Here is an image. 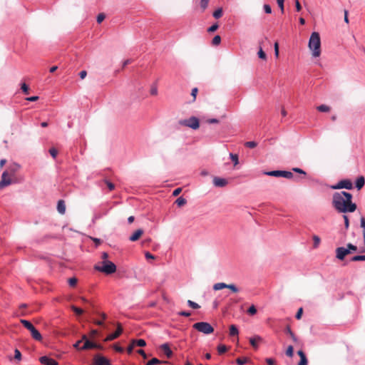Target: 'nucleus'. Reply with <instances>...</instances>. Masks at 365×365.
Returning a JSON list of instances; mask_svg holds the SVG:
<instances>
[{"label": "nucleus", "mask_w": 365, "mask_h": 365, "mask_svg": "<svg viewBox=\"0 0 365 365\" xmlns=\"http://www.w3.org/2000/svg\"><path fill=\"white\" fill-rule=\"evenodd\" d=\"M352 195L345 191L334 192L332 205L339 212H353L356 210V205L353 203Z\"/></svg>", "instance_id": "nucleus-1"}, {"label": "nucleus", "mask_w": 365, "mask_h": 365, "mask_svg": "<svg viewBox=\"0 0 365 365\" xmlns=\"http://www.w3.org/2000/svg\"><path fill=\"white\" fill-rule=\"evenodd\" d=\"M308 46L314 57L317 58L321 55V39L318 32H313L311 34Z\"/></svg>", "instance_id": "nucleus-2"}, {"label": "nucleus", "mask_w": 365, "mask_h": 365, "mask_svg": "<svg viewBox=\"0 0 365 365\" xmlns=\"http://www.w3.org/2000/svg\"><path fill=\"white\" fill-rule=\"evenodd\" d=\"M102 265H96L95 269L103 272L106 274H110L116 271L115 264L108 260H105L101 262Z\"/></svg>", "instance_id": "nucleus-3"}, {"label": "nucleus", "mask_w": 365, "mask_h": 365, "mask_svg": "<svg viewBox=\"0 0 365 365\" xmlns=\"http://www.w3.org/2000/svg\"><path fill=\"white\" fill-rule=\"evenodd\" d=\"M20 322L25 328L30 331L33 339L38 341H41L42 340L41 334L29 321L21 319Z\"/></svg>", "instance_id": "nucleus-4"}, {"label": "nucleus", "mask_w": 365, "mask_h": 365, "mask_svg": "<svg viewBox=\"0 0 365 365\" xmlns=\"http://www.w3.org/2000/svg\"><path fill=\"white\" fill-rule=\"evenodd\" d=\"M193 328L205 334H210L214 331L213 327L207 322H197L193 324Z\"/></svg>", "instance_id": "nucleus-5"}, {"label": "nucleus", "mask_w": 365, "mask_h": 365, "mask_svg": "<svg viewBox=\"0 0 365 365\" xmlns=\"http://www.w3.org/2000/svg\"><path fill=\"white\" fill-rule=\"evenodd\" d=\"M179 124L188 128H191L194 130H196L200 127L199 120L194 116L188 119L180 120L179 121Z\"/></svg>", "instance_id": "nucleus-6"}, {"label": "nucleus", "mask_w": 365, "mask_h": 365, "mask_svg": "<svg viewBox=\"0 0 365 365\" xmlns=\"http://www.w3.org/2000/svg\"><path fill=\"white\" fill-rule=\"evenodd\" d=\"M229 289L233 293H237L240 292V289L234 284H226L224 282H218L213 285V289L215 291L220 290L222 289Z\"/></svg>", "instance_id": "nucleus-7"}, {"label": "nucleus", "mask_w": 365, "mask_h": 365, "mask_svg": "<svg viewBox=\"0 0 365 365\" xmlns=\"http://www.w3.org/2000/svg\"><path fill=\"white\" fill-rule=\"evenodd\" d=\"M332 189H347L351 190L353 188V184L350 180L346 179L339 181L336 185L331 186Z\"/></svg>", "instance_id": "nucleus-8"}, {"label": "nucleus", "mask_w": 365, "mask_h": 365, "mask_svg": "<svg viewBox=\"0 0 365 365\" xmlns=\"http://www.w3.org/2000/svg\"><path fill=\"white\" fill-rule=\"evenodd\" d=\"M8 175L7 172H3L1 175V180H0V190L11 185L12 183L11 178Z\"/></svg>", "instance_id": "nucleus-9"}, {"label": "nucleus", "mask_w": 365, "mask_h": 365, "mask_svg": "<svg viewBox=\"0 0 365 365\" xmlns=\"http://www.w3.org/2000/svg\"><path fill=\"white\" fill-rule=\"evenodd\" d=\"M95 365H111L110 361L101 354H96L93 358Z\"/></svg>", "instance_id": "nucleus-10"}, {"label": "nucleus", "mask_w": 365, "mask_h": 365, "mask_svg": "<svg viewBox=\"0 0 365 365\" xmlns=\"http://www.w3.org/2000/svg\"><path fill=\"white\" fill-rule=\"evenodd\" d=\"M351 253L349 250H346L344 247H337L336 249V257L339 260L344 259L345 257Z\"/></svg>", "instance_id": "nucleus-11"}, {"label": "nucleus", "mask_w": 365, "mask_h": 365, "mask_svg": "<svg viewBox=\"0 0 365 365\" xmlns=\"http://www.w3.org/2000/svg\"><path fill=\"white\" fill-rule=\"evenodd\" d=\"M122 331H123V328L121 327V324L118 323L117 324L116 331L115 332H113V334H109L105 339V341H113V340L117 339L121 334Z\"/></svg>", "instance_id": "nucleus-12"}, {"label": "nucleus", "mask_w": 365, "mask_h": 365, "mask_svg": "<svg viewBox=\"0 0 365 365\" xmlns=\"http://www.w3.org/2000/svg\"><path fill=\"white\" fill-rule=\"evenodd\" d=\"M21 166L18 163H11L7 169L4 170V172H7L8 175L10 176H14L15 174L20 170Z\"/></svg>", "instance_id": "nucleus-13"}, {"label": "nucleus", "mask_w": 365, "mask_h": 365, "mask_svg": "<svg viewBox=\"0 0 365 365\" xmlns=\"http://www.w3.org/2000/svg\"><path fill=\"white\" fill-rule=\"evenodd\" d=\"M82 340L84 341V344L82 347H81V350H86L89 349H94V347L97 346V344L91 342L87 339L86 335L82 336Z\"/></svg>", "instance_id": "nucleus-14"}, {"label": "nucleus", "mask_w": 365, "mask_h": 365, "mask_svg": "<svg viewBox=\"0 0 365 365\" xmlns=\"http://www.w3.org/2000/svg\"><path fill=\"white\" fill-rule=\"evenodd\" d=\"M213 184L215 187H223L228 184V182L225 178L215 177L213 178Z\"/></svg>", "instance_id": "nucleus-15"}, {"label": "nucleus", "mask_w": 365, "mask_h": 365, "mask_svg": "<svg viewBox=\"0 0 365 365\" xmlns=\"http://www.w3.org/2000/svg\"><path fill=\"white\" fill-rule=\"evenodd\" d=\"M39 361L41 364H46V365H58V364L56 360L51 359L46 356H41L39 359Z\"/></svg>", "instance_id": "nucleus-16"}, {"label": "nucleus", "mask_w": 365, "mask_h": 365, "mask_svg": "<svg viewBox=\"0 0 365 365\" xmlns=\"http://www.w3.org/2000/svg\"><path fill=\"white\" fill-rule=\"evenodd\" d=\"M262 338L259 335H256L254 337L250 339V343L255 349L258 348L259 343L262 342Z\"/></svg>", "instance_id": "nucleus-17"}, {"label": "nucleus", "mask_w": 365, "mask_h": 365, "mask_svg": "<svg viewBox=\"0 0 365 365\" xmlns=\"http://www.w3.org/2000/svg\"><path fill=\"white\" fill-rule=\"evenodd\" d=\"M160 349L163 351L164 354L168 359L171 358L173 356V351L170 349L168 344H163L160 346Z\"/></svg>", "instance_id": "nucleus-18"}, {"label": "nucleus", "mask_w": 365, "mask_h": 365, "mask_svg": "<svg viewBox=\"0 0 365 365\" xmlns=\"http://www.w3.org/2000/svg\"><path fill=\"white\" fill-rule=\"evenodd\" d=\"M143 234V230L142 229H138L135 230L132 235L130 236L129 240L132 242H135L140 239Z\"/></svg>", "instance_id": "nucleus-19"}, {"label": "nucleus", "mask_w": 365, "mask_h": 365, "mask_svg": "<svg viewBox=\"0 0 365 365\" xmlns=\"http://www.w3.org/2000/svg\"><path fill=\"white\" fill-rule=\"evenodd\" d=\"M297 354L300 357V361L298 363V365H307L308 361L304 352L302 350H299L297 351Z\"/></svg>", "instance_id": "nucleus-20"}, {"label": "nucleus", "mask_w": 365, "mask_h": 365, "mask_svg": "<svg viewBox=\"0 0 365 365\" xmlns=\"http://www.w3.org/2000/svg\"><path fill=\"white\" fill-rule=\"evenodd\" d=\"M285 332H286V334H287L291 337V339H292V341L294 343L297 344V343L299 342V340H298L297 337L294 334V332L292 331V329H291V328H290V327L289 325H287V327L285 328Z\"/></svg>", "instance_id": "nucleus-21"}, {"label": "nucleus", "mask_w": 365, "mask_h": 365, "mask_svg": "<svg viewBox=\"0 0 365 365\" xmlns=\"http://www.w3.org/2000/svg\"><path fill=\"white\" fill-rule=\"evenodd\" d=\"M57 210H58V212L60 214H61V215H63L65 213V212H66V205H65V202H64L63 200H60L58 202Z\"/></svg>", "instance_id": "nucleus-22"}, {"label": "nucleus", "mask_w": 365, "mask_h": 365, "mask_svg": "<svg viewBox=\"0 0 365 365\" xmlns=\"http://www.w3.org/2000/svg\"><path fill=\"white\" fill-rule=\"evenodd\" d=\"M365 183V179L363 176H360L357 178L356 181V187L358 190H361Z\"/></svg>", "instance_id": "nucleus-23"}, {"label": "nucleus", "mask_w": 365, "mask_h": 365, "mask_svg": "<svg viewBox=\"0 0 365 365\" xmlns=\"http://www.w3.org/2000/svg\"><path fill=\"white\" fill-rule=\"evenodd\" d=\"M146 345V342L144 339H133V346H145Z\"/></svg>", "instance_id": "nucleus-24"}, {"label": "nucleus", "mask_w": 365, "mask_h": 365, "mask_svg": "<svg viewBox=\"0 0 365 365\" xmlns=\"http://www.w3.org/2000/svg\"><path fill=\"white\" fill-rule=\"evenodd\" d=\"M239 331L237 327L234 324L230 327V336H238Z\"/></svg>", "instance_id": "nucleus-25"}, {"label": "nucleus", "mask_w": 365, "mask_h": 365, "mask_svg": "<svg viewBox=\"0 0 365 365\" xmlns=\"http://www.w3.org/2000/svg\"><path fill=\"white\" fill-rule=\"evenodd\" d=\"M281 171L282 170L269 171V172H265L264 174L267 175H269V176L281 177Z\"/></svg>", "instance_id": "nucleus-26"}, {"label": "nucleus", "mask_w": 365, "mask_h": 365, "mask_svg": "<svg viewBox=\"0 0 365 365\" xmlns=\"http://www.w3.org/2000/svg\"><path fill=\"white\" fill-rule=\"evenodd\" d=\"M167 361H160L157 358H153L148 362V365H155L158 364H165Z\"/></svg>", "instance_id": "nucleus-27"}, {"label": "nucleus", "mask_w": 365, "mask_h": 365, "mask_svg": "<svg viewBox=\"0 0 365 365\" xmlns=\"http://www.w3.org/2000/svg\"><path fill=\"white\" fill-rule=\"evenodd\" d=\"M293 173L290 171H284V170H282L281 171V177H283V178H287V179H291L293 178Z\"/></svg>", "instance_id": "nucleus-28"}, {"label": "nucleus", "mask_w": 365, "mask_h": 365, "mask_svg": "<svg viewBox=\"0 0 365 365\" xmlns=\"http://www.w3.org/2000/svg\"><path fill=\"white\" fill-rule=\"evenodd\" d=\"M312 239L314 241V245H313L314 248H317L321 242V240H320L319 237L317 235H314L312 237Z\"/></svg>", "instance_id": "nucleus-29"}, {"label": "nucleus", "mask_w": 365, "mask_h": 365, "mask_svg": "<svg viewBox=\"0 0 365 365\" xmlns=\"http://www.w3.org/2000/svg\"><path fill=\"white\" fill-rule=\"evenodd\" d=\"M317 109L320 112H329L330 107L327 105H321L317 107Z\"/></svg>", "instance_id": "nucleus-30"}, {"label": "nucleus", "mask_w": 365, "mask_h": 365, "mask_svg": "<svg viewBox=\"0 0 365 365\" xmlns=\"http://www.w3.org/2000/svg\"><path fill=\"white\" fill-rule=\"evenodd\" d=\"M249 359L247 358V357H244V358H237L236 359V363L238 364V365H244L246 363H247L249 361Z\"/></svg>", "instance_id": "nucleus-31"}, {"label": "nucleus", "mask_w": 365, "mask_h": 365, "mask_svg": "<svg viewBox=\"0 0 365 365\" xmlns=\"http://www.w3.org/2000/svg\"><path fill=\"white\" fill-rule=\"evenodd\" d=\"M186 202H187L185 198H183L182 197H178L175 201V203L179 207H182V206L185 205L186 204Z\"/></svg>", "instance_id": "nucleus-32"}, {"label": "nucleus", "mask_w": 365, "mask_h": 365, "mask_svg": "<svg viewBox=\"0 0 365 365\" xmlns=\"http://www.w3.org/2000/svg\"><path fill=\"white\" fill-rule=\"evenodd\" d=\"M258 57L262 60H267V55L265 52L262 50V47H259V51L257 53Z\"/></svg>", "instance_id": "nucleus-33"}, {"label": "nucleus", "mask_w": 365, "mask_h": 365, "mask_svg": "<svg viewBox=\"0 0 365 365\" xmlns=\"http://www.w3.org/2000/svg\"><path fill=\"white\" fill-rule=\"evenodd\" d=\"M222 16V9L219 8L213 12V16L215 19H219Z\"/></svg>", "instance_id": "nucleus-34"}, {"label": "nucleus", "mask_w": 365, "mask_h": 365, "mask_svg": "<svg viewBox=\"0 0 365 365\" xmlns=\"http://www.w3.org/2000/svg\"><path fill=\"white\" fill-rule=\"evenodd\" d=\"M227 350V348L225 345L224 344H220L217 346V351L220 354H222L224 353H225Z\"/></svg>", "instance_id": "nucleus-35"}, {"label": "nucleus", "mask_w": 365, "mask_h": 365, "mask_svg": "<svg viewBox=\"0 0 365 365\" xmlns=\"http://www.w3.org/2000/svg\"><path fill=\"white\" fill-rule=\"evenodd\" d=\"M221 37L218 35L215 36L212 41V43L213 46H217L220 43Z\"/></svg>", "instance_id": "nucleus-36"}, {"label": "nucleus", "mask_w": 365, "mask_h": 365, "mask_svg": "<svg viewBox=\"0 0 365 365\" xmlns=\"http://www.w3.org/2000/svg\"><path fill=\"white\" fill-rule=\"evenodd\" d=\"M294 354V348L292 346H289L286 351V355L289 357H292Z\"/></svg>", "instance_id": "nucleus-37"}, {"label": "nucleus", "mask_w": 365, "mask_h": 365, "mask_svg": "<svg viewBox=\"0 0 365 365\" xmlns=\"http://www.w3.org/2000/svg\"><path fill=\"white\" fill-rule=\"evenodd\" d=\"M187 304L189 305V307H190L191 308H192L194 309H197L200 307V306L198 304H197L191 300H187Z\"/></svg>", "instance_id": "nucleus-38"}, {"label": "nucleus", "mask_w": 365, "mask_h": 365, "mask_svg": "<svg viewBox=\"0 0 365 365\" xmlns=\"http://www.w3.org/2000/svg\"><path fill=\"white\" fill-rule=\"evenodd\" d=\"M352 262L365 261V255H356L351 258Z\"/></svg>", "instance_id": "nucleus-39"}, {"label": "nucleus", "mask_w": 365, "mask_h": 365, "mask_svg": "<svg viewBox=\"0 0 365 365\" xmlns=\"http://www.w3.org/2000/svg\"><path fill=\"white\" fill-rule=\"evenodd\" d=\"M71 309L77 315H81L83 313V310L82 309L76 306H71Z\"/></svg>", "instance_id": "nucleus-40"}, {"label": "nucleus", "mask_w": 365, "mask_h": 365, "mask_svg": "<svg viewBox=\"0 0 365 365\" xmlns=\"http://www.w3.org/2000/svg\"><path fill=\"white\" fill-rule=\"evenodd\" d=\"M14 359H16L18 361H20L21 360V354L20 351L17 349L14 351Z\"/></svg>", "instance_id": "nucleus-41"}, {"label": "nucleus", "mask_w": 365, "mask_h": 365, "mask_svg": "<svg viewBox=\"0 0 365 365\" xmlns=\"http://www.w3.org/2000/svg\"><path fill=\"white\" fill-rule=\"evenodd\" d=\"M230 156L231 160H232V162L234 163V165H237L239 163V160H238V156H237V155L230 153Z\"/></svg>", "instance_id": "nucleus-42"}, {"label": "nucleus", "mask_w": 365, "mask_h": 365, "mask_svg": "<svg viewBox=\"0 0 365 365\" xmlns=\"http://www.w3.org/2000/svg\"><path fill=\"white\" fill-rule=\"evenodd\" d=\"M68 284L71 287H75L78 282V279L76 277L68 279Z\"/></svg>", "instance_id": "nucleus-43"}, {"label": "nucleus", "mask_w": 365, "mask_h": 365, "mask_svg": "<svg viewBox=\"0 0 365 365\" xmlns=\"http://www.w3.org/2000/svg\"><path fill=\"white\" fill-rule=\"evenodd\" d=\"M257 143L255 141H248L245 143V145L250 148H254L257 146Z\"/></svg>", "instance_id": "nucleus-44"}, {"label": "nucleus", "mask_w": 365, "mask_h": 365, "mask_svg": "<svg viewBox=\"0 0 365 365\" xmlns=\"http://www.w3.org/2000/svg\"><path fill=\"white\" fill-rule=\"evenodd\" d=\"M247 313L250 315H254L257 313V309L254 305H252L250 307V308L247 309Z\"/></svg>", "instance_id": "nucleus-45"}, {"label": "nucleus", "mask_w": 365, "mask_h": 365, "mask_svg": "<svg viewBox=\"0 0 365 365\" xmlns=\"http://www.w3.org/2000/svg\"><path fill=\"white\" fill-rule=\"evenodd\" d=\"M208 2H209L208 0H201L200 7L202 9V11H205L207 9V7L208 6Z\"/></svg>", "instance_id": "nucleus-46"}, {"label": "nucleus", "mask_w": 365, "mask_h": 365, "mask_svg": "<svg viewBox=\"0 0 365 365\" xmlns=\"http://www.w3.org/2000/svg\"><path fill=\"white\" fill-rule=\"evenodd\" d=\"M49 153L53 158H56L58 155V150L54 148H51L49 149Z\"/></svg>", "instance_id": "nucleus-47"}, {"label": "nucleus", "mask_w": 365, "mask_h": 365, "mask_svg": "<svg viewBox=\"0 0 365 365\" xmlns=\"http://www.w3.org/2000/svg\"><path fill=\"white\" fill-rule=\"evenodd\" d=\"M21 89L22 90V91L25 93V94H28L29 93V86L25 83H22L21 86Z\"/></svg>", "instance_id": "nucleus-48"}, {"label": "nucleus", "mask_w": 365, "mask_h": 365, "mask_svg": "<svg viewBox=\"0 0 365 365\" xmlns=\"http://www.w3.org/2000/svg\"><path fill=\"white\" fill-rule=\"evenodd\" d=\"M346 249L349 250V251H351V252L352 251L356 252L357 250V247L351 243H349V244H347V248H346Z\"/></svg>", "instance_id": "nucleus-49"}, {"label": "nucleus", "mask_w": 365, "mask_h": 365, "mask_svg": "<svg viewBox=\"0 0 365 365\" xmlns=\"http://www.w3.org/2000/svg\"><path fill=\"white\" fill-rule=\"evenodd\" d=\"M219 26L217 24H215L212 26H211L210 28H208L207 31L210 33L215 31L218 29Z\"/></svg>", "instance_id": "nucleus-50"}, {"label": "nucleus", "mask_w": 365, "mask_h": 365, "mask_svg": "<svg viewBox=\"0 0 365 365\" xmlns=\"http://www.w3.org/2000/svg\"><path fill=\"white\" fill-rule=\"evenodd\" d=\"M106 18V16L104 14L101 13V14H99L97 16V22L98 24H101Z\"/></svg>", "instance_id": "nucleus-51"}, {"label": "nucleus", "mask_w": 365, "mask_h": 365, "mask_svg": "<svg viewBox=\"0 0 365 365\" xmlns=\"http://www.w3.org/2000/svg\"><path fill=\"white\" fill-rule=\"evenodd\" d=\"M105 183L107 185L108 188L109 189V190L111 191V190H113L115 189V185L111 182H110L108 180H105Z\"/></svg>", "instance_id": "nucleus-52"}, {"label": "nucleus", "mask_w": 365, "mask_h": 365, "mask_svg": "<svg viewBox=\"0 0 365 365\" xmlns=\"http://www.w3.org/2000/svg\"><path fill=\"white\" fill-rule=\"evenodd\" d=\"M197 92H198V89L197 88H194L192 89L191 96L193 98L192 101H195Z\"/></svg>", "instance_id": "nucleus-53"}, {"label": "nucleus", "mask_w": 365, "mask_h": 365, "mask_svg": "<svg viewBox=\"0 0 365 365\" xmlns=\"http://www.w3.org/2000/svg\"><path fill=\"white\" fill-rule=\"evenodd\" d=\"M274 55L277 58L279 57V43L278 42H275L274 45Z\"/></svg>", "instance_id": "nucleus-54"}, {"label": "nucleus", "mask_w": 365, "mask_h": 365, "mask_svg": "<svg viewBox=\"0 0 365 365\" xmlns=\"http://www.w3.org/2000/svg\"><path fill=\"white\" fill-rule=\"evenodd\" d=\"M292 170H293L294 172L297 173H299V174H302V175H306V172H305V171H304V170H303L302 169H301V168H294L292 169Z\"/></svg>", "instance_id": "nucleus-55"}, {"label": "nucleus", "mask_w": 365, "mask_h": 365, "mask_svg": "<svg viewBox=\"0 0 365 365\" xmlns=\"http://www.w3.org/2000/svg\"><path fill=\"white\" fill-rule=\"evenodd\" d=\"M302 313H303V309L302 308H299L296 314V316L295 317L297 319H300L302 318Z\"/></svg>", "instance_id": "nucleus-56"}, {"label": "nucleus", "mask_w": 365, "mask_h": 365, "mask_svg": "<svg viewBox=\"0 0 365 365\" xmlns=\"http://www.w3.org/2000/svg\"><path fill=\"white\" fill-rule=\"evenodd\" d=\"M343 217H344V220L345 227H346V229H348L349 227V218H348V217L346 215H344Z\"/></svg>", "instance_id": "nucleus-57"}, {"label": "nucleus", "mask_w": 365, "mask_h": 365, "mask_svg": "<svg viewBox=\"0 0 365 365\" xmlns=\"http://www.w3.org/2000/svg\"><path fill=\"white\" fill-rule=\"evenodd\" d=\"M266 362L268 365H274L276 361L274 359L272 358H267L266 359Z\"/></svg>", "instance_id": "nucleus-58"}, {"label": "nucleus", "mask_w": 365, "mask_h": 365, "mask_svg": "<svg viewBox=\"0 0 365 365\" xmlns=\"http://www.w3.org/2000/svg\"><path fill=\"white\" fill-rule=\"evenodd\" d=\"M264 9L267 14H271V12H272V9H271L270 6L268 4L264 5Z\"/></svg>", "instance_id": "nucleus-59"}, {"label": "nucleus", "mask_w": 365, "mask_h": 365, "mask_svg": "<svg viewBox=\"0 0 365 365\" xmlns=\"http://www.w3.org/2000/svg\"><path fill=\"white\" fill-rule=\"evenodd\" d=\"M295 6L297 11H300L302 10V6L299 0H295Z\"/></svg>", "instance_id": "nucleus-60"}, {"label": "nucleus", "mask_w": 365, "mask_h": 365, "mask_svg": "<svg viewBox=\"0 0 365 365\" xmlns=\"http://www.w3.org/2000/svg\"><path fill=\"white\" fill-rule=\"evenodd\" d=\"M182 191V188L181 187H178L177 189H175L173 192V196H178V195H180V193Z\"/></svg>", "instance_id": "nucleus-61"}, {"label": "nucleus", "mask_w": 365, "mask_h": 365, "mask_svg": "<svg viewBox=\"0 0 365 365\" xmlns=\"http://www.w3.org/2000/svg\"><path fill=\"white\" fill-rule=\"evenodd\" d=\"M178 314L180 316H183V317H190L191 314H190V312H188L182 311V312H180L178 313Z\"/></svg>", "instance_id": "nucleus-62"}, {"label": "nucleus", "mask_w": 365, "mask_h": 365, "mask_svg": "<svg viewBox=\"0 0 365 365\" xmlns=\"http://www.w3.org/2000/svg\"><path fill=\"white\" fill-rule=\"evenodd\" d=\"M87 76V72L86 71H81L79 73V76L81 79H84Z\"/></svg>", "instance_id": "nucleus-63"}, {"label": "nucleus", "mask_w": 365, "mask_h": 365, "mask_svg": "<svg viewBox=\"0 0 365 365\" xmlns=\"http://www.w3.org/2000/svg\"><path fill=\"white\" fill-rule=\"evenodd\" d=\"M150 94L152 96H156L158 94V89L156 87H153L150 89Z\"/></svg>", "instance_id": "nucleus-64"}]
</instances>
